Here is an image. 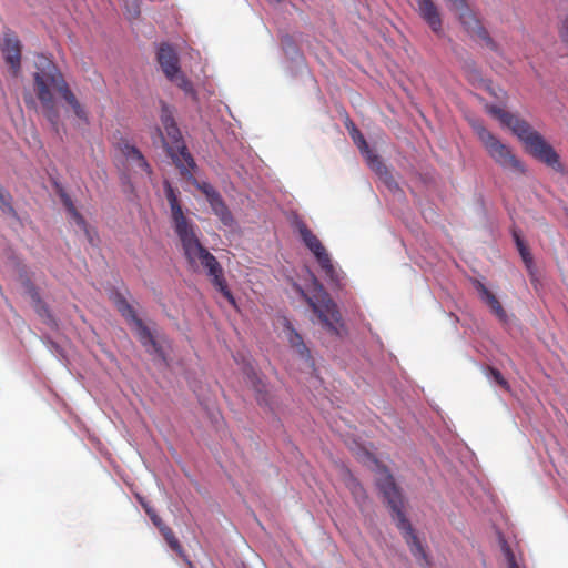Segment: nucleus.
<instances>
[{
    "label": "nucleus",
    "instance_id": "f257e3e1",
    "mask_svg": "<svg viewBox=\"0 0 568 568\" xmlns=\"http://www.w3.org/2000/svg\"><path fill=\"white\" fill-rule=\"evenodd\" d=\"M163 186L170 205L174 231L181 242L183 254L189 266L193 271H199L200 268L205 271L212 284L231 304L235 305V298L227 287L220 262L202 245L196 233L197 226L184 215L176 191L171 183L165 180Z\"/></svg>",
    "mask_w": 568,
    "mask_h": 568
},
{
    "label": "nucleus",
    "instance_id": "f03ea898",
    "mask_svg": "<svg viewBox=\"0 0 568 568\" xmlns=\"http://www.w3.org/2000/svg\"><path fill=\"white\" fill-rule=\"evenodd\" d=\"M34 67L33 90L43 108L45 118L54 130H58L60 114L54 101L53 91L72 108L79 119L87 121L88 114L85 109L70 89L57 64L49 57L40 53L36 55Z\"/></svg>",
    "mask_w": 568,
    "mask_h": 568
},
{
    "label": "nucleus",
    "instance_id": "7ed1b4c3",
    "mask_svg": "<svg viewBox=\"0 0 568 568\" xmlns=\"http://www.w3.org/2000/svg\"><path fill=\"white\" fill-rule=\"evenodd\" d=\"M487 111L498 119L503 125L507 126L525 144L526 150L535 159L556 172L566 173V168L561 163L559 154L526 120L497 105H487Z\"/></svg>",
    "mask_w": 568,
    "mask_h": 568
},
{
    "label": "nucleus",
    "instance_id": "20e7f679",
    "mask_svg": "<svg viewBox=\"0 0 568 568\" xmlns=\"http://www.w3.org/2000/svg\"><path fill=\"white\" fill-rule=\"evenodd\" d=\"M376 485L393 513V519L395 520L397 528L404 532V537L409 546L412 555L423 568H430L428 555L404 514V500L400 489L387 468L383 467L378 470Z\"/></svg>",
    "mask_w": 568,
    "mask_h": 568
},
{
    "label": "nucleus",
    "instance_id": "39448f33",
    "mask_svg": "<svg viewBox=\"0 0 568 568\" xmlns=\"http://www.w3.org/2000/svg\"><path fill=\"white\" fill-rule=\"evenodd\" d=\"M113 303L140 343L148 347V351L152 349L158 353V355H163L165 348L169 346V341L156 329L155 324L143 322L138 316L134 307L121 293L114 295Z\"/></svg>",
    "mask_w": 568,
    "mask_h": 568
},
{
    "label": "nucleus",
    "instance_id": "423d86ee",
    "mask_svg": "<svg viewBox=\"0 0 568 568\" xmlns=\"http://www.w3.org/2000/svg\"><path fill=\"white\" fill-rule=\"evenodd\" d=\"M160 119L165 131L163 143L166 148L168 154L172 158L175 165L184 175L189 173L190 170L195 169L196 164L193 156L187 151L181 131L173 116L172 108L164 101H161Z\"/></svg>",
    "mask_w": 568,
    "mask_h": 568
},
{
    "label": "nucleus",
    "instance_id": "0eeeda50",
    "mask_svg": "<svg viewBox=\"0 0 568 568\" xmlns=\"http://www.w3.org/2000/svg\"><path fill=\"white\" fill-rule=\"evenodd\" d=\"M474 131L483 143L489 156L505 170H510L516 174H525V164L514 154L511 149L496 138L481 123H474Z\"/></svg>",
    "mask_w": 568,
    "mask_h": 568
},
{
    "label": "nucleus",
    "instance_id": "6e6552de",
    "mask_svg": "<svg viewBox=\"0 0 568 568\" xmlns=\"http://www.w3.org/2000/svg\"><path fill=\"white\" fill-rule=\"evenodd\" d=\"M295 227L298 231V234L305 246L315 256L326 278L335 285H341L343 280L342 272L336 268L329 253L320 241V239L308 229V226L303 221H297L295 223Z\"/></svg>",
    "mask_w": 568,
    "mask_h": 568
},
{
    "label": "nucleus",
    "instance_id": "1a4fd4ad",
    "mask_svg": "<svg viewBox=\"0 0 568 568\" xmlns=\"http://www.w3.org/2000/svg\"><path fill=\"white\" fill-rule=\"evenodd\" d=\"M301 293L312 311L317 315L322 326L332 334L338 335L339 328L343 326L342 316L336 303L329 297L328 293L321 285L314 297L307 296L302 290Z\"/></svg>",
    "mask_w": 568,
    "mask_h": 568
},
{
    "label": "nucleus",
    "instance_id": "9d476101",
    "mask_svg": "<svg viewBox=\"0 0 568 568\" xmlns=\"http://www.w3.org/2000/svg\"><path fill=\"white\" fill-rule=\"evenodd\" d=\"M450 8L458 14L464 30L471 37H476L485 42V44L491 50L497 52L498 44L489 36L487 29L483 26L481 20L477 13L470 9L466 0H445Z\"/></svg>",
    "mask_w": 568,
    "mask_h": 568
},
{
    "label": "nucleus",
    "instance_id": "9b49d317",
    "mask_svg": "<svg viewBox=\"0 0 568 568\" xmlns=\"http://www.w3.org/2000/svg\"><path fill=\"white\" fill-rule=\"evenodd\" d=\"M0 50L11 70L12 75L18 77L21 71L22 51V45L18 37L12 32L4 33Z\"/></svg>",
    "mask_w": 568,
    "mask_h": 568
},
{
    "label": "nucleus",
    "instance_id": "f8f14e48",
    "mask_svg": "<svg viewBox=\"0 0 568 568\" xmlns=\"http://www.w3.org/2000/svg\"><path fill=\"white\" fill-rule=\"evenodd\" d=\"M417 11L436 34L443 32V20L437 6L432 0H416Z\"/></svg>",
    "mask_w": 568,
    "mask_h": 568
},
{
    "label": "nucleus",
    "instance_id": "ddd939ff",
    "mask_svg": "<svg viewBox=\"0 0 568 568\" xmlns=\"http://www.w3.org/2000/svg\"><path fill=\"white\" fill-rule=\"evenodd\" d=\"M119 149L126 162L133 169L139 170L149 176L152 174V169L149 162L136 146L132 145L128 141H122L119 144Z\"/></svg>",
    "mask_w": 568,
    "mask_h": 568
},
{
    "label": "nucleus",
    "instance_id": "4468645a",
    "mask_svg": "<svg viewBox=\"0 0 568 568\" xmlns=\"http://www.w3.org/2000/svg\"><path fill=\"white\" fill-rule=\"evenodd\" d=\"M158 62L166 78L176 75L180 71L179 57L169 44H161L156 53Z\"/></svg>",
    "mask_w": 568,
    "mask_h": 568
},
{
    "label": "nucleus",
    "instance_id": "2eb2a0df",
    "mask_svg": "<svg viewBox=\"0 0 568 568\" xmlns=\"http://www.w3.org/2000/svg\"><path fill=\"white\" fill-rule=\"evenodd\" d=\"M513 237H514L516 247L520 254V257L525 264V267L528 272L530 282L536 287L537 284L539 283V280H538V274H537V267L534 263L532 254L530 253L529 247L527 246L525 241L521 239L519 232L516 229L513 230Z\"/></svg>",
    "mask_w": 568,
    "mask_h": 568
},
{
    "label": "nucleus",
    "instance_id": "dca6fc26",
    "mask_svg": "<svg viewBox=\"0 0 568 568\" xmlns=\"http://www.w3.org/2000/svg\"><path fill=\"white\" fill-rule=\"evenodd\" d=\"M513 237H514L516 247L520 254V257L525 264V267L528 272L530 282L536 287L537 284L539 283V280H538V274H537V267L534 263L532 254L530 253L529 247L527 246L525 241L521 239L519 232L516 229L513 230Z\"/></svg>",
    "mask_w": 568,
    "mask_h": 568
},
{
    "label": "nucleus",
    "instance_id": "f3484780",
    "mask_svg": "<svg viewBox=\"0 0 568 568\" xmlns=\"http://www.w3.org/2000/svg\"><path fill=\"white\" fill-rule=\"evenodd\" d=\"M475 287L480 294L481 300L489 306L491 313L503 323L507 322V313L503 305L498 301L495 294H493L480 281L475 282Z\"/></svg>",
    "mask_w": 568,
    "mask_h": 568
},
{
    "label": "nucleus",
    "instance_id": "a211bd4d",
    "mask_svg": "<svg viewBox=\"0 0 568 568\" xmlns=\"http://www.w3.org/2000/svg\"><path fill=\"white\" fill-rule=\"evenodd\" d=\"M247 377L252 384V387L255 390L257 403L261 406L270 407V409L272 410L270 392L267 389V385L264 383L262 377H260L255 372L247 374Z\"/></svg>",
    "mask_w": 568,
    "mask_h": 568
},
{
    "label": "nucleus",
    "instance_id": "6ab92c4d",
    "mask_svg": "<svg viewBox=\"0 0 568 568\" xmlns=\"http://www.w3.org/2000/svg\"><path fill=\"white\" fill-rule=\"evenodd\" d=\"M210 206L213 210L214 214L220 219V221L224 225L231 226L233 224V215L229 210L227 205L225 204V202L223 201L222 196L212 201V203H210Z\"/></svg>",
    "mask_w": 568,
    "mask_h": 568
},
{
    "label": "nucleus",
    "instance_id": "aec40b11",
    "mask_svg": "<svg viewBox=\"0 0 568 568\" xmlns=\"http://www.w3.org/2000/svg\"><path fill=\"white\" fill-rule=\"evenodd\" d=\"M59 195H60V199H61L64 207L67 209L68 213L70 214V216L74 220V222L81 229L85 230L87 222H85L84 217L80 214V212L77 210V207L74 206L71 197L63 190H60Z\"/></svg>",
    "mask_w": 568,
    "mask_h": 568
},
{
    "label": "nucleus",
    "instance_id": "412c9836",
    "mask_svg": "<svg viewBox=\"0 0 568 568\" xmlns=\"http://www.w3.org/2000/svg\"><path fill=\"white\" fill-rule=\"evenodd\" d=\"M160 532L163 536V538L166 541V544L169 545V547L173 551H175L178 554V556H180L181 558L186 559V555H185V552H184V550H183L179 539L174 535L173 530L168 525H165V526L161 527Z\"/></svg>",
    "mask_w": 568,
    "mask_h": 568
},
{
    "label": "nucleus",
    "instance_id": "4be33fe9",
    "mask_svg": "<svg viewBox=\"0 0 568 568\" xmlns=\"http://www.w3.org/2000/svg\"><path fill=\"white\" fill-rule=\"evenodd\" d=\"M286 337L291 346L298 355H304L307 352L306 345L303 342L302 336L294 329V327L287 323L286 325Z\"/></svg>",
    "mask_w": 568,
    "mask_h": 568
},
{
    "label": "nucleus",
    "instance_id": "5701e85b",
    "mask_svg": "<svg viewBox=\"0 0 568 568\" xmlns=\"http://www.w3.org/2000/svg\"><path fill=\"white\" fill-rule=\"evenodd\" d=\"M170 81L174 82L186 95H191L195 99L196 92L193 88L192 82L180 71L176 72V75L172 78H168Z\"/></svg>",
    "mask_w": 568,
    "mask_h": 568
},
{
    "label": "nucleus",
    "instance_id": "b1692460",
    "mask_svg": "<svg viewBox=\"0 0 568 568\" xmlns=\"http://www.w3.org/2000/svg\"><path fill=\"white\" fill-rule=\"evenodd\" d=\"M363 154L365 155V159L373 171L381 175L386 173V166L382 162L381 158L373 153L371 149H368V151H364Z\"/></svg>",
    "mask_w": 568,
    "mask_h": 568
},
{
    "label": "nucleus",
    "instance_id": "393cba45",
    "mask_svg": "<svg viewBox=\"0 0 568 568\" xmlns=\"http://www.w3.org/2000/svg\"><path fill=\"white\" fill-rule=\"evenodd\" d=\"M346 486L347 488L351 490L352 495L354 496V498L357 500V501H361V500H365L366 499V493L363 488V486L361 485V483L354 478L352 475H349L348 479H347V483H346Z\"/></svg>",
    "mask_w": 568,
    "mask_h": 568
},
{
    "label": "nucleus",
    "instance_id": "a878e982",
    "mask_svg": "<svg viewBox=\"0 0 568 568\" xmlns=\"http://www.w3.org/2000/svg\"><path fill=\"white\" fill-rule=\"evenodd\" d=\"M486 375L488 378H490L494 383H496L504 390L510 389L508 382L506 381V378L503 376V374L498 369L488 366L486 368Z\"/></svg>",
    "mask_w": 568,
    "mask_h": 568
},
{
    "label": "nucleus",
    "instance_id": "bb28decb",
    "mask_svg": "<svg viewBox=\"0 0 568 568\" xmlns=\"http://www.w3.org/2000/svg\"><path fill=\"white\" fill-rule=\"evenodd\" d=\"M351 124H352V129H351L349 133H351L353 141L358 146V149L361 150L362 153L364 151H368L369 145L366 142L364 135L361 133V131L357 128H355V125L353 123H351Z\"/></svg>",
    "mask_w": 568,
    "mask_h": 568
},
{
    "label": "nucleus",
    "instance_id": "cd10ccee",
    "mask_svg": "<svg viewBox=\"0 0 568 568\" xmlns=\"http://www.w3.org/2000/svg\"><path fill=\"white\" fill-rule=\"evenodd\" d=\"M197 189L205 195L209 203L219 199L221 194L207 182L197 183Z\"/></svg>",
    "mask_w": 568,
    "mask_h": 568
},
{
    "label": "nucleus",
    "instance_id": "c85d7f7f",
    "mask_svg": "<svg viewBox=\"0 0 568 568\" xmlns=\"http://www.w3.org/2000/svg\"><path fill=\"white\" fill-rule=\"evenodd\" d=\"M140 1L141 0H125V16L129 20L136 19L140 16Z\"/></svg>",
    "mask_w": 568,
    "mask_h": 568
},
{
    "label": "nucleus",
    "instance_id": "c756f323",
    "mask_svg": "<svg viewBox=\"0 0 568 568\" xmlns=\"http://www.w3.org/2000/svg\"><path fill=\"white\" fill-rule=\"evenodd\" d=\"M558 34L561 42L568 44V13L560 21Z\"/></svg>",
    "mask_w": 568,
    "mask_h": 568
},
{
    "label": "nucleus",
    "instance_id": "7c9ffc66",
    "mask_svg": "<svg viewBox=\"0 0 568 568\" xmlns=\"http://www.w3.org/2000/svg\"><path fill=\"white\" fill-rule=\"evenodd\" d=\"M503 552L506 557L508 568H520L518 562L516 561L515 554L513 552L508 545L505 544L503 546Z\"/></svg>",
    "mask_w": 568,
    "mask_h": 568
},
{
    "label": "nucleus",
    "instance_id": "2f4dec72",
    "mask_svg": "<svg viewBox=\"0 0 568 568\" xmlns=\"http://www.w3.org/2000/svg\"><path fill=\"white\" fill-rule=\"evenodd\" d=\"M145 513L149 515L150 519L161 530V527L165 526V524L162 521L161 517L156 514V511L146 505H143Z\"/></svg>",
    "mask_w": 568,
    "mask_h": 568
},
{
    "label": "nucleus",
    "instance_id": "473e14b6",
    "mask_svg": "<svg viewBox=\"0 0 568 568\" xmlns=\"http://www.w3.org/2000/svg\"><path fill=\"white\" fill-rule=\"evenodd\" d=\"M0 207L6 211V210H9V211H12V207L10 205V203L7 201V197L6 195L2 193V191L0 190Z\"/></svg>",
    "mask_w": 568,
    "mask_h": 568
},
{
    "label": "nucleus",
    "instance_id": "72a5a7b5",
    "mask_svg": "<svg viewBox=\"0 0 568 568\" xmlns=\"http://www.w3.org/2000/svg\"><path fill=\"white\" fill-rule=\"evenodd\" d=\"M24 101H26L27 105H30V106L34 105V100L31 97L26 98Z\"/></svg>",
    "mask_w": 568,
    "mask_h": 568
},
{
    "label": "nucleus",
    "instance_id": "f704fd0d",
    "mask_svg": "<svg viewBox=\"0 0 568 568\" xmlns=\"http://www.w3.org/2000/svg\"><path fill=\"white\" fill-rule=\"evenodd\" d=\"M40 315H43L44 313L47 314L48 313V308L45 307H42L41 311L39 312Z\"/></svg>",
    "mask_w": 568,
    "mask_h": 568
},
{
    "label": "nucleus",
    "instance_id": "c9c22d12",
    "mask_svg": "<svg viewBox=\"0 0 568 568\" xmlns=\"http://www.w3.org/2000/svg\"><path fill=\"white\" fill-rule=\"evenodd\" d=\"M567 215H568V211H567Z\"/></svg>",
    "mask_w": 568,
    "mask_h": 568
}]
</instances>
